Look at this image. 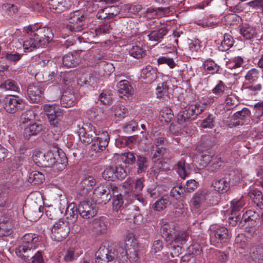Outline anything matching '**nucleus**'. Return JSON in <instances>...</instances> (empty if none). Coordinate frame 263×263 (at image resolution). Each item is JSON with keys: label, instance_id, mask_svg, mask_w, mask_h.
I'll return each mask as SVG.
<instances>
[{"label": "nucleus", "instance_id": "obj_1", "mask_svg": "<svg viewBox=\"0 0 263 263\" xmlns=\"http://www.w3.org/2000/svg\"><path fill=\"white\" fill-rule=\"evenodd\" d=\"M96 263H135L139 258L137 250L134 247L124 249L117 246L113 250L100 248L95 254Z\"/></svg>", "mask_w": 263, "mask_h": 263}, {"label": "nucleus", "instance_id": "obj_2", "mask_svg": "<svg viewBox=\"0 0 263 263\" xmlns=\"http://www.w3.org/2000/svg\"><path fill=\"white\" fill-rule=\"evenodd\" d=\"M25 32L29 37L23 43L25 52H30L33 50L46 45L53 38V33L49 27L36 28L35 25H30L25 29Z\"/></svg>", "mask_w": 263, "mask_h": 263}, {"label": "nucleus", "instance_id": "obj_3", "mask_svg": "<svg viewBox=\"0 0 263 263\" xmlns=\"http://www.w3.org/2000/svg\"><path fill=\"white\" fill-rule=\"evenodd\" d=\"M215 113L218 117L219 116L220 120L222 119L224 125H226L230 127L243 125L247 120H249L251 114L248 108H243L241 110L235 113L231 117L229 122L227 120L229 118V114L222 105L219 106L216 109Z\"/></svg>", "mask_w": 263, "mask_h": 263}, {"label": "nucleus", "instance_id": "obj_4", "mask_svg": "<svg viewBox=\"0 0 263 263\" xmlns=\"http://www.w3.org/2000/svg\"><path fill=\"white\" fill-rule=\"evenodd\" d=\"M39 240L37 234H26L22 238L21 245L15 250L16 255L26 262L30 260V257L35 252Z\"/></svg>", "mask_w": 263, "mask_h": 263}, {"label": "nucleus", "instance_id": "obj_5", "mask_svg": "<svg viewBox=\"0 0 263 263\" xmlns=\"http://www.w3.org/2000/svg\"><path fill=\"white\" fill-rule=\"evenodd\" d=\"M203 110L199 104L187 105L182 108L176 116L178 123L181 127H185L196 119L197 115Z\"/></svg>", "mask_w": 263, "mask_h": 263}, {"label": "nucleus", "instance_id": "obj_6", "mask_svg": "<svg viewBox=\"0 0 263 263\" xmlns=\"http://www.w3.org/2000/svg\"><path fill=\"white\" fill-rule=\"evenodd\" d=\"M87 14L84 10H79L70 12L67 16L69 23L65 29L71 33L81 31L86 25Z\"/></svg>", "mask_w": 263, "mask_h": 263}, {"label": "nucleus", "instance_id": "obj_7", "mask_svg": "<svg viewBox=\"0 0 263 263\" xmlns=\"http://www.w3.org/2000/svg\"><path fill=\"white\" fill-rule=\"evenodd\" d=\"M70 228L66 221L59 220L51 229V238L55 241H61L68 235Z\"/></svg>", "mask_w": 263, "mask_h": 263}, {"label": "nucleus", "instance_id": "obj_8", "mask_svg": "<svg viewBox=\"0 0 263 263\" xmlns=\"http://www.w3.org/2000/svg\"><path fill=\"white\" fill-rule=\"evenodd\" d=\"M98 206L93 201L84 200L78 205L80 215L83 218L89 219L95 216L98 212Z\"/></svg>", "mask_w": 263, "mask_h": 263}, {"label": "nucleus", "instance_id": "obj_9", "mask_svg": "<svg viewBox=\"0 0 263 263\" xmlns=\"http://www.w3.org/2000/svg\"><path fill=\"white\" fill-rule=\"evenodd\" d=\"M44 110L50 125L57 128L59 127L63 118L62 111L50 105H44Z\"/></svg>", "mask_w": 263, "mask_h": 263}, {"label": "nucleus", "instance_id": "obj_10", "mask_svg": "<svg viewBox=\"0 0 263 263\" xmlns=\"http://www.w3.org/2000/svg\"><path fill=\"white\" fill-rule=\"evenodd\" d=\"M25 107L24 101L18 96L11 95L4 100V108L10 114H14Z\"/></svg>", "mask_w": 263, "mask_h": 263}, {"label": "nucleus", "instance_id": "obj_11", "mask_svg": "<svg viewBox=\"0 0 263 263\" xmlns=\"http://www.w3.org/2000/svg\"><path fill=\"white\" fill-rule=\"evenodd\" d=\"M78 133L80 140L85 144L92 142L97 135L96 128L89 123L84 124Z\"/></svg>", "mask_w": 263, "mask_h": 263}, {"label": "nucleus", "instance_id": "obj_12", "mask_svg": "<svg viewBox=\"0 0 263 263\" xmlns=\"http://www.w3.org/2000/svg\"><path fill=\"white\" fill-rule=\"evenodd\" d=\"M34 162L41 167H51L55 162L53 153L48 151L46 153L42 152H36L33 156Z\"/></svg>", "mask_w": 263, "mask_h": 263}, {"label": "nucleus", "instance_id": "obj_13", "mask_svg": "<svg viewBox=\"0 0 263 263\" xmlns=\"http://www.w3.org/2000/svg\"><path fill=\"white\" fill-rule=\"evenodd\" d=\"M249 260L254 263H263V246L252 245L249 249Z\"/></svg>", "mask_w": 263, "mask_h": 263}, {"label": "nucleus", "instance_id": "obj_14", "mask_svg": "<svg viewBox=\"0 0 263 263\" xmlns=\"http://www.w3.org/2000/svg\"><path fill=\"white\" fill-rule=\"evenodd\" d=\"M27 93L31 101L39 103L42 99L43 89L39 85L31 84L28 87Z\"/></svg>", "mask_w": 263, "mask_h": 263}, {"label": "nucleus", "instance_id": "obj_15", "mask_svg": "<svg viewBox=\"0 0 263 263\" xmlns=\"http://www.w3.org/2000/svg\"><path fill=\"white\" fill-rule=\"evenodd\" d=\"M109 140V137L108 133L106 132H102L92 144V149L97 153L103 151L108 145Z\"/></svg>", "mask_w": 263, "mask_h": 263}, {"label": "nucleus", "instance_id": "obj_16", "mask_svg": "<svg viewBox=\"0 0 263 263\" xmlns=\"http://www.w3.org/2000/svg\"><path fill=\"white\" fill-rule=\"evenodd\" d=\"M81 61L82 58L78 52L69 53L63 57V64L68 68L76 67Z\"/></svg>", "mask_w": 263, "mask_h": 263}, {"label": "nucleus", "instance_id": "obj_17", "mask_svg": "<svg viewBox=\"0 0 263 263\" xmlns=\"http://www.w3.org/2000/svg\"><path fill=\"white\" fill-rule=\"evenodd\" d=\"M168 32V28L166 26L158 27L156 29L151 31L148 34L149 41L156 42L157 44L160 43L164 37Z\"/></svg>", "mask_w": 263, "mask_h": 263}, {"label": "nucleus", "instance_id": "obj_18", "mask_svg": "<svg viewBox=\"0 0 263 263\" xmlns=\"http://www.w3.org/2000/svg\"><path fill=\"white\" fill-rule=\"evenodd\" d=\"M166 152V147H155L152 150V160L155 163L156 165H157V167L159 169H160L162 166L163 158Z\"/></svg>", "mask_w": 263, "mask_h": 263}, {"label": "nucleus", "instance_id": "obj_19", "mask_svg": "<svg viewBox=\"0 0 263 263\" xmlns=\"http://www.w3.org/2000/svg\"><path fill=\"white\" fill-rule=\"evenodd\" d=\"M157 71L156 68L150 65H147L142 69L141 78L145 80L146 83H151L156 80Z\"/></svg>", "mask_w": 263, "mask_h": 263}, {"label": "nucleus", "instance_id": "obj_20", "mask_svg": "<svg viewBox=\"0 0 263 263\" xmlns=\"http://www.w3.org/2000/svg\"><path fill=\"white\" fill-rule=\"evenodd\" d=\"M242 218L246 225L256 226L260 221V215L255 211L248 210L243 214Z\"/></svg>", "mask_w": 263, "mask_h": 263}, {"label": "nucleus", "instance_id": "obj_21", "mask_svg": "<svg viewBox=\"0 0 263 263\" xmlns=\"http://www.w3.org/2000/svg\"><path fill=\"white\" fill-rule=\"evenodd\" d=\"M55 158V163L52 166L54 170L58 171L63 170L66 166L67 163V159L65 154L63 152H60L59 151H57L53 153Z\"/></svg>", "mask_w": 263, "mask_h": 263}, {"label": "nucleus", "instance_id": "obj_22", "mask_svg": "<svg viewBox=\"0 0 263 263\" xmlns=\"http://www.w3.org/2000/svg\"><path fill=\"white\" fill-rule=\"evenodd\" d=\"M209 194L203 192H197L192 197L191 201L192 209L195 210L199 209L201 204L208 199Z\"/></svg>", "mask_w": 263, "mask_h": 263}, {"label": "nucleus", "instance_id": "obj_23", "mask_svg": "<svg viewBox=\"0 0 263 263\" xmlns=\"http://www.w3.org/2000/svg\"><path fill=\"white\" fill-rule=\"evenodd\" d=\"M228 230L224 227L216 229L215 231V247L217 248L221 247V243L225 242L228 239Z\"/></svg>", "mask_w": 263, "mask_h": 263}, {"label": "nucleus", "instance_id": "obj_24", "mask_svg": "<svg viewBox=\"0 0 263 263\" xmlns=\"http://www.w3.org/2000/svg\"><path fill=\"white\" fill-rule=\"evenodd\" d=\"M92 227L94 231L97 233H105L109 227L108 220L106 217L95 219L93 221Z\"/></svg>", "mask_w": 263, "mask_h": 263}, {"label": "nucleus", "instance_id": "obj_25", "mask_svg": "<svg viewBox=\"0 0 263 263\" xmlns=\"http://www.w3.org/2000/svg\"><path fill=\"white\" fill-rule=\"evenodd\" d=\"M143 186V182H123L122 185L123 190L126 194L138 193L142 190Z\"/></svg>", "mask_w": 263, "mask_h": 263}, {"label": "nucleus", "instance_id": "obj_26", "mask_svg": "<svg viewBox=\"0 0 263 263\" xmlns=\"http://www.w3.org/2000/svg\"><path fill=\"white\" fill-rule=\"evenodd\" d=\"M42 130V124L36 123L30 124L25 127L23 135L25 139H29L31 136L37 135Z\"/></svg>", "mask_w": 263, "mask_h": 263}, {"label": "nucleus", "instance_id": "obj_27", "mask_svg": "<svg viewBox=\"0 0 263 263\" xmlns=\"http://www.w3.org/2000/svg\"><path fill=\"white\" fill-rule=\"evenodd\" d=\"M117 88L121 98H123L124 96H128L132 93L133 87L127 80L120 81L118 83Z\"/></svg>", "mask_w": 263, "mask_h": 263}, {"label": "nucleus", "instance_id": "obj_28", "mask_svg": "<svg viewBox=\"0 0 263 263\" xmlns=\"http://www.w3.org/2000/svg\"><path fill=\"white\" fill-rule=\"evenodd\" d=\"M189 165L185 163V160L181 159L176 165V172L182 179H185L190 174Z\"/></svg>", "mask_w": 263, "mask_h": 263}, {"label": "nucleus", "instance_id": "obj_29", "mask_svg": "<svg viewBox=\"0 0 263 263\" xmlns=\"http://www.w3.org/2000/svg\"><path fill=\"white\" fill-rule=\"evenodd\" d=\"M221 37L223 38L222 40H216L215 42L217 44H220V45L218 47L219 50L222 51H227L233 46L234 44L233 39L230 35L227 34H225L223 36H221Z\"/></svg>", "mask_w": 263, "mask_h": 263}, {"label": "nucleus", "instance_id": "obj_30", "mask_svg": "<svg viewBox=\"0 0 263 263\" xmlns=\"http://www.w3.org/2000/svg\"><path fill=\"white\" fill-rule=\"evenodd\" d=\"M49 8L55 13H61L68 7L66 0H50Z\"/></svg>", "mask_w": 263, "mask_h": 263}, {"label": "nucleus", "instance_id": "obj_31", "mask_svg": "<svg viewBox=\"0 0 263 263\" xmlns=\"http://www.w3.org/2000/svg\"><path fill=\"white\" fill-rule=\"evenodd\" d=\"M161 233L162 236L165 239L166 241L170 240L172 236V232L174 230V225L173 223H168L165 220H161Z\"/></svg>", "mask_w": 263, "mask_h": 263}, {"label": "nucleus", "instance_id": "obj_32", "mask_svg": "<svg viewBox=\"0 0 263 263\" xmlns=\"http://www.w3.org/2000/svg\"><path fill=\"white\" fill-rule=\"evenodd\" d=\"M171 11L170 7H158V8H148L146 10V14H153V15L157 17H163L170 14Z\"/></svg>", "mask_w": 263, "mask_h": 263}, {"label": "nucleus", "instance_id": "obj_33", "mask_svg": "<svg viewBox=\"0 0 263 263\" xmlns=\"http://www.w3.org/2000/svg\"><path fill=\"white\" fill-rule=\"evenodd\" d=\"M60 102L61 105L64 107H71L75 104V96L73 93L65 92L62 95Z\"/></svg>", "mask_w": 263, "mask_h": 263}, {"label": "nucleus", "instance_id": "obj_34", "mask_svg": "<svg viewBox=\"0 0 263 263\" xmlns=\"http://www.w3.org/2000/svg\"><path fill=\"white\" fill-rule=\"evenodd\" d=\"M240 33L246 40H251L256 34V29L247 25H242L240 27Z\"/></svg>", "mask_w": 263, "mask_h": 263}, {"label": "nucleus", "instance_id": "obj_35", "mask_svg": "<svg viewBox=\"0 0 263 263\" xmlns=\"http://www.w3.org/2000/svg\"><path fill=\"white\" fill-rule=\"evenodd\" d=\"M170 89L167 82L159 83L156 88V94L158 98H170L168 90Z\"/></svg>", "mask_w": 263, "mask_h": 263}, {"label": "nucleus", "instance_id": "obj_36", "mask_svg": "<svg viewBox=\"0 0 263 263\" xmlns=\"http://www.w3.org/2000/svg\"><path fill=\"white\" fill-rule=\"evenodd\" d=\"M13 232L11 221L4 220L0 222V237L10 235Z\"/></svg>", "mask_w": 263, "mask_h": 263}, {"label": "nucleus", "instance_id": "obj_37", "mask_svg": "<svg viewBox=\"0 0 263 263\" xmlns=\"http://www.w3.org/2000/svg\"><path fill=\"white\" fill-rule=\"evenodd\" d=\"M159 118L162 122L168 123L174 118V115L170 108L165 107L160 110Z\"/></svg>", "mask_w": 263, "mask_h": 263}, {"label": "nucleus", "instance_id": "obj_38", "mask_svg": "<svg viewBox=\"0 0 263 263\" xmlns=\"http://www.w3.org/2000/svg\"><path fill=\"white\" fill-rule=\"evenodd\" d=\"M254 114L252 121L255 123H258L259 121H262L263 117V102H258L254 106Z\"/></svg>", "mask_w": 263, "mask_h": 263}, {"label": "nucleus", "instance_id": "obj_39", "mask_svg": "<svg viewBox=\"0 0 263 263\" xmlns=\"http://www.w3.org/2000/svg\"><path fill=\"white\" fill-rule=\"evenodd\" d=\"M188 237L189 235L185 231H180L172 235L171 238L172 241L177 245H182L186 242Z\"/></svg>", "mask_w": 263, "mask_h": 263}, {"label": "nucleus", "instance_id": "obj_40", "mask_svg": "<svg viewBox=\"0 0 263 263\" xmlns=\"http://www.w3.org/2000/svg\"><path fill=\"white\" fill-rule=\"evenodd\" d=\"M112 29L110 22H106L103 23L95 29V33L97 36L101 35L102 34L109 33L110 30Z\"/></svg>", "mask_w": 263, "mask_h": 263}, {"label": "nucleus", "instance_id": "obj_41", "mask_svg": "<svg viewBox=\"0 0 263 263\" xmlns=\"http://www.w3.org/2000/svg\"><path fill=\"white\" fill-rule=\"evenodd\" d=\"M90 182H80L77 186L78 192L81 196L86 194L92 189L94 184L90 183Z\"/></svg>", "mask_w": 263, "mask_h": 263}, {"label": "nucleus", "instance_id": "obj_42", "mask_svg": "<svg viewBox=\"0 0 263 263\" xmlns=\"http://www.w3.org/2000/svg\"><path fill=\"white\" fill-rule=\"evenodd\" d=\"M138 173L145 172L148 167V162L146 158L142 156H138L137 160Z\"/></svg>", "mask_w": 263, "mask_h": 263}, {"label": "nucleus", "instance_id": "obj_43", "mask_svg": "<svg viewBox=\"0 0 263 263\" xmlns=\"http://www.w3.org/2000/svg\"><path fill=\"white\" fill-rule=\"evenodd\" d=\"M0 88L5 90H12L14 91H17L18 89L17 83L12 79H8L6 80L3 83L0 85Z\"/></svg>", "mask_w": 263, "mask_h": 263}, {"label": "nucleus", "instance_id": "obj_44", "mask_svg": "<svg viewBox=\"0 0 263 263\" xmlns=\"http://www.w3.org/2000/svg\"><path fill=\"white\" fill-rule=\"evenodd\" d=\"M171 202L167 198H162L157 201L153 205L154 210L161 211L166 208Z\"/></svg>", "mask_w": 263, "mask_h": 263}, {"label": "nucleus", "instance_id": "obj_45", "mask_svg": "<svg viewBox=\"0 0 263 263\" xmlns=\"http://www.w3.org/2000/svg\"><path fill=\"white\" fill-rule=\"evenodd\" d=\"M132 137H119L116 140L115 144L118 147H123L129 146L133 142Z\"/></svg>", "mask_w": 263, "mask_h": 263}, {"label": "nucleus", "instance_id": "obj_46", "mask_svg": "<svg viewBox=\"0 0 263 263\" xmlns=\"http://www.w3.org/2000/svg\"><path fill=\"white\" fill-rule=\"evenodd\" d=\"M128 52L131 56L137 59L142 58L145 54V51L139 46H133Z\"/></svg>", "mask_w": 263, "mask_h": 263}, {"label": "nucleus", "instance_id": "obj_47", "mask_svg": "<svg viewBox=\"0 0 263 263\" xmlns=\"http://www.w3.org/2000/svg\"><path fill=\"white\" fill-rule=\"evenodd\" d=\"M231 215H235V213L240 210L245 205V202L242 199H233L231 202Z\"/></svg>", "mask_w": 263, "mask_h": 263}, {"label": "nucleus", "instance_id": "obj_48", "mask_svg": "<svg viewBox=\"0 0 263 263\" xmlns=\"http://www.w3.org/2000/svg\"><path fill=\"white\" fill-rule=\"evenodd\" d=\"M79 255V253L76 252L75 250L72 249H69L65 251L64 260L67 262H71L76 260Z\"/></svg>", "mask_w": 263, "mask_h": 263}, {"label": "nucleus", "instance_id": "obj_49", "mask_svg": "<svg viewBox=\"0 0 263 263\" xmlns=\"http://www.w3.org/2000/svg\"><path fill=\"white\" fill-rule=\"evenodd\" d=\"M124 203V199L121 194L113 197L112 208L114 210L118 211L121 209Z\"/></svg>", "mask_w": 263, "mask_h": 263}, {"label": "nucleus", "instance_id": "obj_50", "mask_svg": "<svg viewBox=\"0 0 263 263\" xmlns=\"http://www.w3.org/2000/svg\"><path fill=\"white\" fill-rule=\"evenodd\" d=\"M230 182H215V191L219 193H223L228 191L230 187Z\"/></svg>", "mask_w": 263, "mask_h": 263}, {"label": "nucleus", "instance_id": "obj_51", "mask_svg": "<svg viewBox=\"0 0 263 263\" xmlns=\"http://www.w3.org/2000/svg\"><path fill=\"white\" fill-rule=\"evenodd\" d=\"M158 64H167L170 68H174L176 64L173 58L167 57H160L157 59Z\"/></svg>", "mask_w": 263, "mask_h": 263}, {"label": "nucleus", "instance_id": "obj_52", "mask_svg": "<svg viewBox=\"0 0 263 263\" xmlns=\"http://www.w3.org/2000/svg\"><path fill=\"white\" fill-rule=\"evenodd\" d=\"M121 158L125 164H132L134 163L136 161L134 154L129 152L122 154Z\"/></svg>", "mask_w": 263, "mask_h": 263}, {"label": "nucleus", "instance_id": "obj_53", "mask_svg": "<svg viewBox=\"0 0 263 263\" xmlns=\"http://www.w3.org/2000/svg\"><path fill=\"white\" fill-rule=\"evenodd\" d=\"M67 213L72 217V220L76 221L78 218L79 213L78 208H77L74 203H70L67 209Z\"/></svg>", "mask_w": 263, "mask_h": 263}, {"label": "nucleus", "instance_id": "obj_54", "mask_svg": "<svg viewBox=\"0 0 263 263\" xmlns=\"http://www.w3.org/2000/svg\"><path fill=\"white\" fill-rule=\"evenodd\" d=\"M258 78V72L256 69L250 70L245 76V79L250 82L256 81Z\"/></svg>", "mask_w": 263, "mask_h": 263}, {"label": "nucleus", "instance_id": "obj_55", "mask_svg": "<svg viewBox=\"0 0 263 263\" xmlns=\"http://www.w3.org/2000/svg\"><path fill=\"white\" fill-rule=\"evenodd\" d=\"M111 198V195L110 193V190L107 191L106 193H105L101 197H99L95 199L96 203L97 202L98 204H106L110 201Z\"/></svg>", "mask_w": 263, "mask_h": 263}, {"label": "nucleus", "instance_id": "obj_56", "mask_svg": "<svg viewBox=\"0 0 263 263\" xmlns=\"http://www.w3.org/2000/svg\"><path fill=\"white\" fill-rule=\"evenodd\" d=\"M103 178L106 181H115L116 178L115 172L112 169H106L102 173Z\"/></svg>", "mask_w": 263, "mask_h": 263}, {"label": "nucleus", "instance_id": "obj_57", "mask_svg": "<svg viewBox=\"0 0 263 263\" xmlns=\"http://www.w3.org/2000/svg\"><path fill=\"white\" fill-rule=\"evenodd\" d=\"M147 192L149 193L151 197L154 198H156L160 193L156 182H153L148 186Z\"/></svg>", "mask_w": 263, "mask_h": 263}, {"label": "nucleus", "instance_id": "obj_58", "mask_svg": "<svg viewBox=\"0 0 263 263\" xmlns=\"http://www.w3.org/2000/svg\"><path fill=\"white\" fill-rule=\"evenodd\" d=\"M29 177L31 181H43L45 179L44 175L42 173L37 171L31 172Z\"/></svg>", "mask_w": 263, "mask_h": 263}, {"label": "nucleus", "instance_id": "obj_59", "mask_svg": "<svg viewBox=\"0 0 263 263\" xmlns=\"http://www.w3.org/2000/svg\"><path fill=\"white\" fill-rule=\"evenodd\" d=\"M107 191H109L106 186H99L96 188L93 191V199H96L99 197H101Z\"/></svg>", "mask_w": 263, "mask_h": 263}, {"label": "nucleus", "instance_id": "obj_60", "mask_svg": "<svg viewBox=\"0 0 263 263\" xmlns=\"http://www.w3.org/2000/svg\"><path fill=\"white\" fill-rule=\"evenodd\" d=\"M32 259L31 263H45L41 252L37 251L34 252L33 254L30 258Z\"/></svg>", "mask_w": 263, "mask_h": 263}, {"label": "nucleus", "instance_id": "obj_61", "mask_svg": "<svg viewBox=\"0 0 263 263\" xmlns=\"http://www.w3.org/2000/svg\"><path fill=\"white\" fill-rule=\"evenodd\" d=\"M128 114L127 109L123 106H117L115 109V115L119 118H124Z\"/></svg>", "mask_w": 263, "mask_h": 263}, {"label": "nucleus", "instance_id": "obj_62", "mask_svg": "<svg viewBox=\"0 0 263 263\" xmlns=\"http://www.w3.org/2000/svg\"><path fill=\"white\" fill-rule=\"evenodd\" d=\"M35 118L34 112L31 110L26 111L23 115L22 122L23 124H26L29 121L33 120Z\"/></svg>", "mask_w": 263, "mask_h": 263}, {"label": "nucleus", "instance_id": "obj_63", "mask_svg": "<svg viewBox=\"0 0 263 263\" xmlns=\"http://www.w3.org/2000/svg\"><path fill=\"white\" fill-rule=\"evenodd\" d=\"M247 238L243 234H239L235 239V242L239 245L241 247H245L247 245Z\"/></svg>", "mask_w": 263, "mask_h": 263}, {"label": "nucleus", "instance_id": "obj_64", "mask_svg": "<svg viewBox=\"0 0 263 263\" xmlns=\"http://www.w3.org/2000/svg\"><path fill=\"white\" fill-rule=\"evenodd\" d=\"M174 213L176 216H180L184 212L185 210L183 203L180 202L174 203Z\"/></svg>", "mask_w": 263, "mask_h": 263}]
</instances>
